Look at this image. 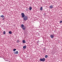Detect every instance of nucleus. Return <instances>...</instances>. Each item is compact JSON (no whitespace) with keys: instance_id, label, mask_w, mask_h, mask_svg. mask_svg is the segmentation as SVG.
<instances>
[{"instance_id":"7ed1b4c3","label":"nucleus","mask_w":62,"mask_h":62,"mask_svg":"<svg viewBox=\"0 0 62 62\" xmlns=\"http://www.w3.org/2000/svg\"><path fill=\"white\" fill-rule=\"evenodd\" d=\"M21 17L22 18H24L25 16V15H24V14L23 13H21Z\"/></svg>"},{"instance_id":"a211bd4d","label":"nucleus","mask_w":62,"mask_h":62,"mask_svg":"<svg viewBox=\"0 0 62 62\" xmlns=\"http://www.w3.org/2000/svg\"><path fill=\"white\" fill-rule=\"evenodd\" d=\"M44 16H46V14L45 13H44Z\"/></svg>"},{"instance_id":"9b49d317","label":"nucleus","mask_w":62,"mask_h":62,"mask_svg":"<svg viewBox=\"0 0 62 62\" xmlns=\"http://www.w3.org/2000/svg\"><path fill=\"white\" fill-rule=\"evenodd\" d=\"M0 17H1V18H3V17H4V16L3 15H1Z\"/></svg>"},{"instance_id":"ddd939ff","label":"nucleus","mask_w":62,"mask_h":62,"mask_svg":"<svg viewBox=\"0 0 62 62\" xmlns=\"http://www.w3.org/2000/svg\"><path fill=\"white\" fill-rule=\"evenodd\" d=\"M40 9V10H42V7H41Z\"/></svg>"},{"instance_id":"2eb2a0df","label":"nucleus","mask_w":62,"mask_h":62,"mask_svg":"<svg viewBox=\"0 0 62 62\" xmlns=\"http://www.w3.org/2000/svg\"><path fill=\"white\" fill-rule=\"evenodd\" d=\"M45 57L46 58H47V57H48V55H46L45 56Z\"/></svg>"},{"instance_id":"f257e3e1","label":"nucleus","mask_w":62,"mask_h":62,"mask_svg":"<svg viewBox=\"0 0 62 62\" xmlns=\"http://www.w3.org/2000/svg\"><path fill=\"white\" fill-rule=\"evenodd\" d=\"M20 27L21 28H22L23 30H25V28H26L25 26L23 24H21Z\"/></svg>"},{"instance_id":"f8f14e48","label":"nucleus","mask_w":62,"mask_h":62,"mask_svg":"<svg viewBox=\"0 0 62 62\" xmlns=\"http://www.w3.org/2000/svg\"><path fill=\"white\" fill-rule=\"evenodd\" d=\"M30 10H31L32 9V7H30V8H29Z\"/></svg>"},{"instance_id":"6ab92c4d","label":"nucleus","mask_w":62,"mask_h":62,"mask_svg":"<svg viewBox=\"0 0 62 62\" xmlns=\"http://www.w3.org/2000/svg\"><path fill=\"white\" fill-rule=\"evenodd\" d=\"M17 43H19V40H17Z\"/></svg>"},{"instance_id":"1a4fd4ad","label":"nucleus","mask_w":62,"mask_h":62,"mask_svg":"<svg viewBox=\"0 0 62 62\" xmlns=\"http://www.w3.org/2000/svg\"><path fill=\"white\" fill-rule=\"evenodd\" d=\"M12 33V32L11 31H9V34H11Z\"/></svg>"},{"instance_id":"20e7f679","label":"nucleus","mask_w":62,"mask_h":62,"mask_svg":"<svg viewBox=\"0 0 62 62\" xmlns=\"http://www.w3.org/2000/svg\"><path fill=\"white\" fill-rule=\"evenodd\" d=\"M40 60L41 61L44 62L45 61V58H41L40 59Z\"/></svg>"},{"instance_id":"4be33fe9","label":"nucleus","mask_w":62,"mask_h":62,"mask_svg":"<svg viewBox=\"0 0 62 62\" xmlns=\"http://www.w3.org/2000/svg\"><path fill=\"white\" fill-rule=\"evenodd\" d=\"M4 19H5V18H3V20H4Z\"/></svg>"},{"instance_id":"6e6552de","label":"nucleus","mask_w":62,"mask_h":62,"mask_svg":"<svg viewBox=\"0 0 62 62\" xmlns=\"http://www.w3.org/2000/svg\"><path fill=\"white\" fill-rule=\"evenodd\" d=\"M26 46H23V49H26Z\"/></svg>"},{"instance_id":"9d476101","label":"nucleus","mask_w":62,"mask_h":62,"mask_svg":"<svg viewBox=\"0 0 62 62\" xmlns=\"http://www.w3.org/2000/svg\"><path fill=\"white\" fill-rule=\"evenodd\" d=\"M23 43H26V42H25V41L24 40H23Z\"/></svg>"},{"instance_id":"aec40b11","label":"nucleus","mask_w":62,"mask_h":62,"mask_svg":"<svg viewBox=\"0 0 62 62\" xmlns=\"http://www.w3.org/2000/svg\"><path fill=\"white\" fill-rule=\"evenodd\" d=\"M55 51H54L53 52V54H55Z\"/></svg>"},{"instance_id":"423d86ee","label":"nucleus","mask_w":62,"mask_h":62,"mask_svg":"<svg viewBox=\"0 0 62 62\" xmlns=\"http://www.w3.org/2000/svg\"><path fill=\"white\" fill-rule=\"evenodd\" d=\"M15 54H18V51H16V52H14Z\"/></svg>"},{"instance_id":"412c9836","label":"nucleus","mask_w":62,"mask_h":62,"mask_svg":"<svg viewBox=\"0 0 62 62\" xmlns=\"http://www.w3.org/2000/svg\"><path fill=\"white\" fill-rule=\"evenodd\" d=\"M26 11H28V9H26Z\"/></svg>"},{"instance_id":"5701e85b","label":"nucleus","mask_w":62,"mask_h":62,"mask_svg":"<svg viewBox=\"0 0 62 62\" xmlns=\"http://www.w3.org/2000/svg\"><path fill=\"white\" fill-rule=\"evenodd\" d=\"M44 50H45V48L44 49Z\"/></svg>"},{"instance_id":"f03ea898","label":"nucleus","mask_w":62,"mask_h":62,"mask_svg":"<svg viewBox=\"0 0 62 62\" xmlns=\"http://www.w3.org/2000/svg\"><path fill=\"white\" fill-rule=\"evenodd\" d=\"M23 19L24 21H27L28 20V17L27 16H25L23 18Z\"/></svg>"},{"instance_id":"39448f33","label":"nucleus","mask_w":62,"mask_h":62,"mask_svg":"<svg viewBox=\"0 0 62 62\" xmlns=\"http://www.w3.org/2000/svg\"><path fill=\"white\" fill-rule=\"evenodd\" d=\"M50 37L51 38V39H53V38H54V36L52 34L50 36Z\"/></svg>"},{"instance_id":"f3484780","label":"nucleus","mask_w":62,"mask_h":62,"mask_svg":"<svg viewBox=\"0 0 62 62\" xmlns=\"http://www.w3.org/2000/svg\"><path fill=\"white\" fill-rule=\"evenodd\" d=\"M62 21H60V23H62Z\"/></svg>"},{"instance_id":"4468645a","label":"nucleus","mask_w":62,"mask_h":62,"mask_svg":"<svg viewBox=\"0 0 62 62\" xmlns=\"http://www.w3.org/2000/svg\"><path fill=\"white\" fill-rule=\"evenodd\" d=\"M3 34L4 35H5V34H6V31H4L3 32Z\"/></svg>"},{"instance_id":"0eeeda50","label":"nucleus","mask_w":62,"mask_h":62,"mask_svg":"<svg viewBox=\"0 0 62 62\" xmlns=\"http://www.w3.org/2000/svg\"><path fill=\"white\" fill-rule=\"evenodd\" d=\"M49 8H53V5H51L49 6Z\"/></svg>"},{"instance_id":"dca6fc26","label":"nucleus","mask_w":62,"mask_h":62,"mask_svg":"<svg viewBox=\"0 0 62 62\" xmlns=\"http://www.w3.org/2000/svg\"><path fill=\"white\" fill-rule=\"evenodd\" d=\"M16 49H13V51H16Z\"/></svg>"}]
</instances>
